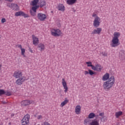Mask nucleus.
I'll list each match as a JSON object with an SVG mask.
<instances>
[{
	"mask_svg": "<svg viewBox=\"0 0 125 125\" xmlns=\"http://www.w3.org/2000/svg\"><path fill=\"white\" fill-rule=\"evenodd\" d=\"M109 78H110V74L106 73L103 76L102 78L104 81L108 80L107 81L104 82L103 84V87L105 90H109L114 85V83H115V77L111 76L109 79Z\"/></svg>",
	"mask_w": 125,
	"mask_h": 125,
	"instance_id": "nucleus-1",
	"label": "nucleus"
},
{
	"mask_svg": "<svg viewBox=\"0 0 125 125\" xmlns=\"http://www.w3.org/2000/svg\"><path fill=\"white\" fill-rule=\"evenodd\" d=\"M114 37L112 40V43L111 44V47H116L118 45H120V42H119V37L121 36V34L119 32H114Z\"/></svg>",
	"mask_w": 125,
	"mask_h": 125,
	"instance_id": "nucleus-2",
	"label": "nucleus"
},
{
	"mask_svg": "<svg viewBox=\"0 0 125 125\" xmlns=\"http://www.w3.org/2000/svg\"><path fill=\"white\" fill-rule=\"evenodd\" d=\"M29 120H30V115L28 114L25 115L24 116V117L22 118V120L21 121V125H29Z\"/></svg>",
	"mask_w": 125,
	"mask_h": 125,
	"instance_id": "nucleus-3",
	"label": "nucleus"
},
{
	"mask_svg": "<svg viewBox=\"0 0 125 125\" xmlns=\"http://www.w3.org/2000/svg\"><path fill=\"white\" fill-rule=\"evenodd\" d=\"M93 26L95 28H98L100 26V18L97 16L93 21Z\"/></svg>",
	"mask_w": 125,
	"mask_h": 125,
	"instance_id": "nucleus-4",
	"label": "nucleus"
},
{
	"mask_svg": "<svg viewBox=\"0 0 125 125\" xmlns=\"http://www.w3.org/2000/svg\"><path fill=\"white\" fill-rule=\"evenodd\" d=\"M15 16H17V17H18V16H23L24 18H28L29 17V15L28 14H25L23 11H19L16 12L15 14Z\"/></svg>",
	"mask_w": 125,
	"mask_h": 125,
	"instance_id": "nucleus-5",
	"label": "nucleus"
},
{
	"mask_svg": "<svg viewBox=\"0 0 125 125\" xmlns=\"http://www.w3.org/2000/svg\"><path fill=\"white\" fill-rule=\"evenodd\" d=\"M37 17L40 21H44V20L46 19V15L42 13H38Z\"/></svg>",
	"mask_w": 125,
	"mask_h": 125,
	"instance_id": "nucleus-6",
	"label": "nucleus"
},
{
	"mask_svg": "<svg viewBox=\"0 0 125 125\" xmlns=\"http://www.w3.org/2000/svg\"><path fill=\"white\" fill-rule=\"evenodd\" d=\"M95 117H96V115H95V114L93 112L90 113L88 115V118L84 120V123H85V124L88 123H89L88 119H93V118H95Z\"/></svg>",
	"mask_w": 125,
	"mask_h": 125,
	"instance_id": "nucleus-7",
	"label": "nucleus"
},
{
	"mask_svg": "<svg viewBox=\"0 0 125 125\" xmlns=\"http://www.w3.org/2000/svg\"><path fill=\"white\" fill-rule=\"evenodd\" d=\"M101 31H102V28H97V29H94L92 31V32L91 33V35H95L96 34L99 35L100 33H101Z\"/></svg>",
	"mask_w": 125,
	"mask_h": 125,
	"instance_id": "nucleus-8",
	"label": "nucleus"
},
{
	"mask_svg": "<svg viewBox=\"0 0 125 125\" xmlns=\"http://www.w3.org/2000/svg\"><path fill=\"white\" fill-rule=\"evenodd\" d=\"M62 83L63 87V88L64 90V92H67L68 91V86H67V83H66V81H65L64 79H62Z\"/></svg>",
	"mask_w": 125,
	"mask_h": 125,
	"instance_id": "nucleus-9",
	"label": "nucleus"
},
{
	"mask_svg": "<svg viewBox=\"0 0 125 125\" xmlns=\"http://www.w3.org/2000/svg\"><path fill=\"white\" fill-rule=\"evenodd\" d=\"M33 43L34 45H37L39 44V38H37L35 35H32Z\"/></svg>",
	"mask_w": 125,
	"mask_h": 125,
	"instance_id": "nucleus-10",
	"label": "nucleus"
},
{
	"mask_svg": "<svg viewBox=\"0 0 125 125\" xmlns=\"http://www.w3.org/2000/svg\"><path fill=\"white\" fill-rule=\"evenodd\" d=\"M11 8L12 9L15 10L16 11H18V10H19V6H18L17 4L12 3L11 4Z\"/></svg>",
	"mask_w": 125,
	"mask_h": 125,
	"instance_id": "nucleus-11",
	"label": "nucleus"
},
{
	"mask_svg": "<svg viewBox=\"0 0 125 125\" xmlns=\"http://www.w3.org/2000/svg\"><path fill=\"white\" fill-rule=\"evenodd\" d=\"M14 77L16 78V79L21 78V77H22V72L20 71L15 72L14 73Z\"/></svg>",
	"mask_w": 125,
	"mask_h": 125,
	"instance_id": "nucleus-12",
	"label": "nucleus"
},
{
	"mask_svg": "<svg viewBox=\"0 0 125 125\" xmlns=\"http://www.w3.org/2000/svg\"><path fill=\"white\" fill-rule=\"evenodd\" d=\"M25 81V79L23 78H20L16 81V83L18 85H21Z\"/></svg>",
	"mask_w": 125,
	"mask_h": 125,
	"instance_id": "nucleus-13",
	"label": "nucleus"
},
{
	"mask_svg": "<svg viewBox=\"0 0 125 125\" xmlns=\"http://www.w3.org/2000/svg\"><path fill=\"white\" fill-rule=\"evenodd\" d=\"M32 102L29 100H25L21 102V105L22 106H28V105H30Z\"/></svg>",
	"mask_w": 125,
	"mask_h": 125,
	"instance_id": "nucleus-14",
	"label": "nucleus"
},
{
	"mask_svg": "<svg viewBox=\"0 0 125 125\" xmlns=\"http://www.w3.org/2000/svg\"><path fill=\"white\" fill-rule=\"evenodd\" d=\"M58 9L61 11H65V6H63L62 4H59L58 5Z\"/></svg>",
	"mask_w": 125,
	"mask_h": 125,
	"instance_id": "nucleus-15",
	"label": "nucleus"
},
{
	"mask_svg": "<svg viewBox=\"0 0 125 125\" xmlns=\"http://www.w3.org/2000/svg\"><path fill=\"white\" fill-rule=\"evenodd\" d=\"M75 113L77 115L81 113V105H77L75 107Z\"/></svg>",
	"mask_w": 125,
	"mask_h": 125,
	"instance_id": "nucleus-16",
	"label": "nucleus"
},
{
	"mask_svg": "<svg viewBox=\"0 0 125 125\" xmlns=\"http://www.w3.org/2000/svg\"><path fill=\"white\" fill-rule=\"evenodd\" d=\"M75 2H77V0H67L66 1V3L69 5H73Z\"/></svg>",
	"mask_w": 125,
	"mask_h": 125,
	"instance_id": "nucleus-17",
	"label": "nucleus"
},
{
	"mask_svg": "<svg viewBox=\"0 0 125 125\" xmlns=\"http://www.w3.org/2000/svg\"><path fill=\"white\" fill-rule=\"evenodd\" d=\"M38 48H40L41 51L44 50V45L42 43L39 44L38 45Z\"/></svg>",
	"mask_w": 125,
	"mask_h": 125,
	"instance_id": "nucleus-18",
	"label": "nucleus"
},
{
	"mask_svg": "<svg viewBox=\"0 0 125 125\" xmlns=\"http://www.w3.org/2000/svg\"><path fill=\"white\" fill-rule=\"evenodd\" d=\"M96 68H97V71L98 72H101V70H102V67H101V65L100 64L96 65Z\"/></svg>",
	"mask_w": 125,
	"mask_h": 125,
	"instance_id": "nucleus-19",
	"label": "nucleus"
},
{
	"mask_svg": "<svg viewBox=\"0 0 125 125\" xmlns=\"http://www.w3.org/2000/svg\"><path fill=\"white\" fill-rule=\"evenodd\" d=\"M38 2H39V0H34L32 1V6H35V5H38Z\"/></svg>",
	"mask_w": 125,
	"mask_h": 125,
	"instance_id": "nucleus-20",
	"label": "nucleus"
},
{
	"mask_svg": "<svg viewBox=\"0 0 125 125\" xmlns=\"http://www.w3.org/2000/svg\"><path fill=\"white\" fill-rule=\"evenodd\" d=\"M122 115H123V112L122 111H119L115 113V116L116 118H119V117H120V116H122Z\"/></svg>",
	"mask_w": 125,
	"mask_h": 125,
	"instance_id": "nucleus-21",
	"label": "nucleus"
},
{
	"mask_svg": "<svg viewBox=\"0 0 125 125\" xmlns=\"http://www.w3.org/2000/svg\"><path fill=\"white\" fill-rule=\"evenodd\" d=\"M45 5H46V2H45V1L43 0L41 1V2H40V7H42Z\"/></svg>",
	"mask_w": 125,
	"mask_h": 125,
	"instance_id": "nucleus-22",
	"label": "nucleus"
},
{
	"mask_svg": "<svg viewBox=\"0 0 125 125\" xmlns=\"http://www.w3.org/2000/svg\"><path fill=\"white\" fill-rule=\"evenodd\" d=\"M33 7H32V10L33 11H36L37 12V9H38V8H39V7H40V6L39 5H34L33 6Z\"/></svg>",
	"mask_w": 125,
	"mask_h": 125,
	"instance_id": "nucleus-23",
	"label": "nucleus"
},
{
	"mask_svg": "<svg viewBox=\"0 0 125 125\" xmlns=\"http://www.w3.org/2000/svg\"><path fill=\"white\" fill-rule=\"evenodd\" d=\"M51 35L52 36H54V37H59V36H60V34L57 33L55 31V32L52 31Z\"/></svg>",
	"mask_w": 125,
	"mask_h": 125,
	"instance_id": "nucleus-24",
	"label": "nucleus"
},
{
	"mask_svg": "<svg viewBox=\"0 0 125 125\" xmlns=\"http://www.w3.org/2000/svg\"><path fill=\"white\" fill-rule=\"evenodd\" d=\"M68 102H69V100H65L63 102H62L61 103V105H62V107H63V106H65V105H66V104H67Z\"/></svg>",
	"mask_w": 125,
	"mask_h": 125,
	"instance_id": "nucleus-25",
	"label": "nucleus"
},
{
	"mask_svg": "<svg viewBox=\"0 0 125 125\" xmlns=\"http://www.w3.org/2000/svg\"><path fill=\"white\" fill-rule=\"evenodd\" d=\"M88 67H91L92 70L94 71H97V68H96V65L95 66H93L92 64L88 65Z\"/></svg>",
	"mask_w": 125,
	"mask_h": 125,
	"instance_id": "nucleus-26",
	"label": "nucleus"
},
{
	"mask_svg": "<svg viewBox=\"0 0 125 125\" xmlns=\"http://www.w3.org/2000/svg\"><path fill=\"white\" fill-rule=\"evenodd\" d=\"M36 12H36L35 11H33L32 10H30V14L32 16H36Z\"/></svg>",
	"mask_w": 125,
	"mask_h": 125,
	"instance_id": "nucleus-27",
	"label": "nucleus"
},
{
	"mask_svg": "<svg viewBox=\"0 0 125 125\" xmlns=\"http://www.w3.org/2000/svg\"><path fill=\"white\" fill-rule=\"evenodd\" d=\"M3 94H5V91L3 89H0V96H1Z\"/></svg>",
	"mask_w": 125,
	"mask_h": 125,
	"instance_id": "nucleus-28",
	"label": "nucleus"
},
{
	"mask_svg": "<svg viewBox=\"0 0 125 125\" xmlns=\"http://www.w3.org/2000/svg\"><path fill=\"white\" fill-rule=\"evenodd\" d=\"M88 72H89V75H90V76H92L93 75H94V74H95V72H93V71H92L90 69H88Z\"/></svg>",
	"mask_w": 125,
	"mask_h": 125,
	"instance_id": "nucleus-29",
	"label": "nucleus"
},
{
	"mask_svg": "<svg viewBox=\"0 0 125 125\" xmlns=\"http://www.w3.org/2000/svg\"><path fill=\"white\" fill-rule=\"evenodd\" d=\"M21 55H23L24 57H25V49L24 48L21 49Z\"/></svg>",
	"mask_w": 125,
	"mask_h": 125,
	"instance_id": "nucleus-30",
	"label": "nucleus"
},
{
	"mask_svg": "<svg viewBox=\"0 0 125 125\" xmlns=\"http://www.w3.org/2000/svg\"><path fill=\"white\" fill-rule=\"evenodd\" d=\"M5 94L7 96H10L11 95V92H9L8 91H5Z\"/></svg>",
	"mask_w": 125,
	"mask_h": 125,
	"instance_id": "nucleus-31",
	"label": "nucleus"
},
{
	"mask_svg": "<svg viewBox=\"0 0 125 125\" xmlns=\"http://www.w3.org/2000/svg\"><path fill=\"white\" fill-rule=\"evenodd\" d=\"M54 32H55L57 34H60H60L61 33V31H60V30L59 29H54Z\"/></svg>",
	"mask_w": 125,
	"mask_h": 125,
	"instance_id": "nucleus-32",
	"label": "nucleus"
},
{
	"mask_svg": "<svg viewBox=\"0 0 125 125\" xmlns=\"http://www.w3.org/2000/svg\"><path fill=\"white\" fill-rule=\"evenodd\" d=\"M6 20L4 18H2L1 19V23H5L6 22Z\"/></svg>",
	"mask_w": 125,
	"mask_h": 125,
	"instance_id": "nucleus-33",
	"label": "nucleus"
},
{
	"mask_svg": "<svg viewBox=\"0 0 125 125\" xmlns=\"http://www.w3.org/2000/svg\"><path fill=\"white\" fill-rule=\"evenodd\" d=\"M86 64H87L88 65H92V63L91 62H86Z\"/></svg>",
	"mask_w": 125,
	"mask_h": 125,
	"instance_id": "nucleus-34",
	"label": "nucleus"
},
{
	"mask_svg": "<svg viewBox=\"0 0 125 125\" xmlns=\"http://www.w3.org/2000/svg\"><path fill=\"white\" fill-rule=\"evenodd\" d=\"M38 120H41V119H42V116L39 115L37 118Z\"/></svg>",
	"mask_w": 125,
	"mask_h": 125,
	"instance_id": "nucleus-35",
	"label": "nucleus"
},
{
	"mask_svg": "<svg viewBox=\"0 0 125 125\" xmlns=\"http://www.w3.org/2000/svg\"><path fill=\"white\" fill-rule=\"evenodd\" d=\"M44 125H50V124L48 123V122H45L43 123Z\"/></svg>",
	"mask_w": 125,
	"mask_h": 125,
	"instance_id": "nucleus-36",
	"label": "nucleus"
},
{
	"mask_svg": "<svg viewBox=\"0 0 125 125\" xmlns=\"http://www.w3.org/2000/svg\"><path fill=\"white\" fill-rule=\"evenodd\" d=\"M18 47H19V48H20V49H22L23 48H22V45H18Z\"/></svg>",
	"mask_w": 125,
	"mask_h": 125,
	"instance_id": "nucleus-37",
	"label": "nucleus"
},
{
	"mask_svg": "<svg viewBox=\"0 0 125 125\" xmlns=\"http://www.w3.org/2000/svg\"><path fill=\"white\" fill-rule=\"evenodd\" d=\"M99 116H100L101 117H103V116H104V113H100Z\"/></svg>",
	"mask_w": 125,
	"mask_h": 125,
	"instance_id": "nucleus-38",
	"label": "nucleus"
},
{
	"mask_svg": "<svg viewBox=\"0 0 125 125\" xmlns=\"http://www.w3.org/2000/svg\"><path fill=\"white\" fill-rule=\"evenodd\" d=\"M89 74V71H84V75H87Z\"/></svg>",
	"mask_w": 125,
	"mask_h": 125,
	"instance_id": "nucleus-39",
	"label": "nucleus"
},
{
	"mask_svg": "<svg viewBox=\"0 0 125 125\" xmlns=\"http://www.w3.org/2000/svg\"><path fill=\"white\" fill-rule=\"evenodd\" d=\"M102 54L103 55V56H107V53H102Z\"/></svg>",
	"mask_w": 125,
	"mask_h": 125,
	"instance_id": "nucleus-40",
	"label": "nucleus"
},
{
	"mask_svg": "<svg viewBox=\"0 0 125 125\" xmlns=\"http://www.w3.org/2000/svg\"><path fill=\"white\" fill-rule=\"evenodd\" d=\"M29 50L30 52H31V53H33V50H32V49H31V48H29Z\"/></svg>",
	"mask_w": 125,
	"mask_h": 125,
	"instance_id": "nucleus-41",
	"label": "nucleus"
},
{
	"mask_svg": "<svg viewBox=\"0 0 125 125\" xmlns=\"http://www.w3.org/2000/svg\"><path fill=\"white\" fill-rule=\"evenodd\" d=\"M95 16H96V14H94L92 15V17H95Z\"/></svg>",
	"mask_w": 125,
	"mask_h": 125,
	"instance_id": "nucleus-42",
	"label": "nucleus"
},
{
	"mask_svg": "<svg viewBox=\"0 0 125 125\" xmlns=\"http://www.w3.org/2000/svg\"><path fill=\"white\" fill-rule=\"evenodd\" d=\"M2 67V64L1 63H0V68H1Z\"/></svg>",
	"mask_w": 125,
	"mask_h": 125,
	"instance_id": "nucleus-43",
	"label": "nucleus"
},
{
	"mask_svg": "<svg viewBox=\"0 0 125 125\" xmlns=\"http://www.w3.org/2000/svg\"><path fill=\"white\" fill-rule=\"evenodd\" d=\"M11 117H14V114H12L11 115Z\"/></svg>",
	"mask_w": 125,
	"mask_h": 125,
	"instance_id": "nucleus-44",
	"label": "nucleus"
},
{
	"mask_svg": "<svg viewBox=\"0 0 125 125\" xmlns=\"http://www.w3.org/2000/svg\"><path fill=\"white\" fill-rule=\"evenodd\" d=\"M3 104H6V102H2Z\"/></svg>",
	"mask_w": 125,
	"mask_h": 125,
	"instance_id": "nucleus-45",
	"label": "nucleus"
},
{
	"mask_svg": "<svg viewBox=\"0 0 125 125\" xmlns=\"http://www.w3.org/2000/svg\"><path fill=\"white\" fill-rule=\"evenodd\" d=\"M73 11H74V12H76V10H74Z\"/></svg>",
	"mask_w": 125,
	"mask_h": 125,
	"instance_id": "nucleus-46",
	"label": "nucleus"
},
{
	"mask_svg": "<svg viewBox=\"0 0 125 125\" xmlns=\"http://www.w3.org/2000/svg\"><path fill=\"white\" fill-rule=\"evenodd\" d=\"M35 117H37V116H36V115H35Z\"/></svg>",
	"mask_w": 125,
	"mask_h": 125,
	"instance_id": "nucleus-47",
	"label": "nucleus"
},
{
	"mask_svg": "<svg viewBox=\"0 0 125 125\" xmlns=\"http://www.w3.org/2000/svg\"><path fill=\"white\" fill-rule=\"evenodd\" d=\"M40 125V124H38V125Z\"/></svg>",
	"mask_w": 125,
	"mask_h": 125,
	"instance_id": "nucleus-48",
	"label": "nucleus"
},
{
	"mask_svg": "<svg viewBox=\"0 0 125 125\" xmlns=\"http://www.w3.org/2000/svg\"><path fill=\"white\" fill-rule=\"evenodd\" d=\"M0 38H1V37L0 36Z\"/></svg>",
	"mask_w": 125,
	"mask_h": 125,
	"instance_id": "nucleus-49",
	"label": "nucleus"
},
{
	"mask_svg": "<svg viewBox=\"0 0 125 125\" xmlns=\"http://www.w3.org/2000/svg\"><path fill=\"white\" fill-rule=\"evenodd\" d=\"M51 12L52 13V12H53V11H51Z\"/></svg>",
	"mask_w": 125,
	"mask_h": 125,
	"instance_id": "nucleus-50",
	"label": "nucleus"
}]
</instances>
